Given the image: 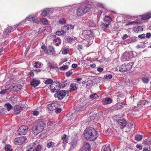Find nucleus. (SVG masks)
Returning a JSON list of instances; mask_svg holds the SVG:
<instances>
[{
    "label": "nucleus",
    "instance_id": "nucleus-1",
    "mask_svg": "<svg viewBox=\"0 0 151 151\" xmlns=\"http://www.w3.org/2000/svg\"><path fill=\"white\" fill-rule=\"evenodd\" d=\"M84 133L85 138L91 141L94 140L98 137L97 132L92 127L86 128L84 131Z\"/></svg>",
    "mask_w": 151,
    "mask_h": 151
},
{
    "label": "nucleus",
    "instance_id": "nucleus-2",
    "mask_svg": "<svg viewBox=\"0 0 151 151\" xmlns=\"http://www.w3.org/2000/svg\"><path fill=\"white\" fill-rule=\"evenodd\" d=\"M90 8L89 5L85 3L79 4L76 14L78 16H81L88 12Z\"/></svg>",
    "mask_w": 151,
    "mask_h": 151
},
{
    "label": "nucleus",
    "instance_id": "nucleus-3",
    "mask_svg": "<svg viewBox=\"0 0 151 151\" xmlns=\"http://www.w3.org/2000/svg\"><path fill=\"white\" fill-rule=\"evenodd\" d=\"M45 125V124L43 121L39 122L36 126L33 127L32 131V133L35 134H37L42 131Z\"/></svg>",
    "mask_w": 151,
    "mask_h": 151
},
{
    "label": "nucleus",
    "instance_id": "nucleus-4",
    "mask_svg": "<svg viewBox=\"0 0 151 151\" xmlns=\"http://www.w3.org/2000/svg\"><path fill=\"white\" fill-rule=\"evenodd\" d=\"M41 145L38 144L37 142H35L28 145L27 148V151H40Z\"/></svg>",
    "mask_w": 151,
    "mask_h": 151
},
{
    "label": "nucleus",
    "instance_id": "nucleus-5",
    "mask_svg": "<svg viewBox=\"0 0 151 151\" xmlns=\"http://www.w3.org/2000/svg\"><path fill=\"white\" fill-rule=\"evenodd\" d=\"M22 88L21 85L15 83L7 85L6 86V88L8 90L13 91H18L20 90Z\"/></svg>",
    "mask_w": 151,
    "mask_h": 151
},
{
    "label": "nucleus",
    "instance_id": "nucleus-6",
    "mask_svg": "<svg viewBox=\"0 0 151 151\" xmlns=\"http://www.w3.org/2000/svg\"><path fill=\"white\" fill-rule=\"evenodd\" d=\"M133 64V63L131 62L127 65L125 64H122L119 67V70L122 72L129 70L132 68Z\"/></svg>",
    "mask_w": 151,
    "mask_h": 151
},
{
    "label": "nucleus",
    "instance_id": "nucleus-7",
    "mask_svg": "<svg viewBox=\"0 0 151 151\" xmlns=\"http://www.w3.org/2000/svg\"><path fill=\"white\" fill-rule=\"evenodd\" d=\"M82 34L83 36L86 40H92L93 38L94 34L91 30H84L82 32Z\"/></svg>",
    "mask_w": 151,
    "mask_h": 151
},
{
    "label": "nucleus",
    "instance_id": "nucleus-8",
    "mask_svg": "<svg viewBox=\"0 0 151 151\" xmlns=\"http://www.w3.org/2000/svg\"><path fill=\"white\" fill-rule=\"evenodd\" d=\"M119 118V115H116L114 116L113 119L114 121L117 122L120 125L123 127H125L127 124L126 121L123 119H118Z\"/></svg>",
    "mask_w": 151,
    "mask_h": 151
},
{
    "label": "nucleus",
    "instance_id": "nucleus-9",
    "mask_svg": "<svg viewBox=\"0 0 151 151\" xmlns=\"http://www.w3.org/2000/svg\"><path fill=\"white\" fill-rule=\"evenodd\" d=\"M60 83L57 81L53 82L50 86V88L52 92H56L60 89Z\"/></svg>",
    "mask_w": 151,
    "mask_h": 151
},
{
    "label": "nucleus",
    "instance_id": "nucleus-10",
    "mask_svg": "<svg viewBox=\"0 0 151 151\" xmlns=\"http://www.w3.org/2000/svg\"><path fill=\"white\" fill-rule=\"evenodd\" d=\"M27 141L26 136H23L15 138L14 140V143L16 145H20L25 143Z\"/></svg>",
    "mask_w": 151,
    "mask_h": 151
},
{
    "label": "nucleus",
    "instance_id": "nucleus-11",
    "mask_svg": "<svg viewBox=\"0 0 151 151\" xmlns=\"http://www.w3.org/2000/svg\"><path fill=\"white\" fill-rule=\"evenodd\" d=\"M133 55L132 52H125L121 57V60L123 61L128 60Z\"/></svg>",
    "mask_w": 151,
    "mask_h": 151
},
{
    "label": "nucleus",
    "instance_id": "nucleus-12",
    "mask_svg": "<svg viewBox=\"0 0 151 151\" xmlns=\"http://www.w3.org/2000/svg\"><path fill=\"white\" fill-rule=\"evenodd\" d=\"M66 93V91L60 90L55 93L54 95V96L55 98L57 97L59 100H61L65 96Z\"/></svg>",
    "mask_w": 151,
    "mask_h": 151
},
{
    "label": "nucleus",
    "instance_id": "nucleus-13",
    "mask_svg": "<svg viewBox=\"0 0 151 151\" xmlns=\"http://www.w3.org/2000/svg\"><path fill=\"white\" fill-rule=\"evenodd\" d=\"M28 129L27 126L24 125L21 126L18 130V134L20 135L25 134L27 131Z\"/></svg>",
    "mask_w": 151,
    "mask_h": 151
},
{
    "label": "nucleus",
    "instance_id": "nucleus-14",
    "mask_svg": "<svg viewBox=\"0 0 151 151\" xmlns=\"http://www.w3.org/2000/svg\"><path fill=\"white\" fill-rule=\"evenodd\" d=\"M26 20L36 23H37L39 21L37 17L34 15H30L27 17L26 18Z\"/></svg>",
    "mask_w": 151,
    "mask_h": 151
},
{
    "label": "nucleus",
    "instance_id": "nucleus-15",
    "mask_svg": "<svg viewBox=\"0 0 151 151\" xmlns=\"http://www.w3.org/2000/svg\"><path fill=\"white\" fill-rule=\"evenodd\" d=\"M51 38L53 41L56 43L55 45L58 46L60 44L61 42V40L58 37H56L55 35H53L51 36Z\"/></svg>",
    "mask_w": 151,
    "mask_h": 151
},
{
    "label": "nucleus",
    "instance_id": "nucleus-16",
    "mask_svg": "<svg viewBox=\"0 0 151 151\" xmlns=\"http://www.w3.org/2000/svg\"><path fill=\"white\" fill-rule=\"evenodd\" d=\"M139 17L142 20H148L151 18V13L148 12L139 15Z\"/></svg>",
    "mask_w": 151,
    "mask_h": 151
},
{
    "label": "nucleus",
    "instance_id": "nucleus-17",
    "mask_svg": "<svg viewBox=\"0 0 151 151\" xmlns=\"http://www.w3.org/2000/svg\"><path fill=\"white\" fill-rule=\"evenodd\" d=\"M17 26L15 25L12 27L8 26L7 28L4 30V32L6 35H8L9 33H11L15 29Z\"/></svg>",
    "mask_w": 151,
    "mask_h": 151
},
{
    "label": "nucleus",
    "instance_id": "nucleus-18",
    "mask_svg": "<svg viewBox=\"0 0 151 151\" xmlns=\"http://www.w3.org/2000/svg\"><path fill=\"white\" fill-rule=\"evenodd\" d=\"M90 145L88 143H85L84 146L81 148V151H90Z\"/></svg>",
    "mask_w": 151,
    "mask_h": 151
},
{
    "label": "nucleus",
    "instance_id": "nucleus-19",
    "mask_svg": "<svg viewBox=\"0 0 151 151\" xmlns=\"http://www.w3.org/2000/svg\"><path fill=\"white\" fill-rule=\"evenodd\" d=\"M22 108L18 105L14 107V114H17L19 113L21 110Z\"/></svg>",
    "mask_w": 151,
    "mask_h": 151
},
{
    "label": "nucleus",
    "instance_id": "nucleus-20",
    "mask_svg": "<svg viewBox=\"0 0 151 151\" xmlns=\"http://www.w3.org/2000/svg\"><path fill=\"white\" fill-rule=\"evenodd\" d=\"M102 103L104 104H111L112 102V100L109 98H106L102 101Z\"/></svg>",
    "mask_w": 151,
    "mask_h": 151
},
{
    "label": "nucleus",
    "instance_id": "nucleus-21",
    "mask_svg": "<svg viewBox=\"0 0 151 151\" xmlns=\"http://www.w3.org/2000/svg\"><path fill=\"white\" fill-rule=\"evenodd\" d=\"M101 151H111L109 145L107 144L102 147Z\"/></svg>",
    "mask_w": 151,
    "mask_h": 151
},
{
    "label": "nucleus",
    "instance_id": "nucleus-22",
    "mask_svg": "<svg viewBox=\"0 0 151 151\" xmlns=\"http://www.w3.org/2000/svg\"><path fill=\"white\" fill-rule=\"evenodd\" d=\"M63 29L65 31V33L67 30L73 29L74 28V25L72 24H68L63 27Z\"/></svg>",
    "mask_w": 151,
    "mask_h": 151
},
{
    "label": "nucleus",
    "instance_id": "nucleus-23",
    "mask_svg": "<svg viewBox=\"0 0 151 151\" xmlns=\"http://www.w3.org/2000/svg\"><path fill=\"white\" fill-rule=\"evenodd\" d=\"M40 83V82L39 81L35 79H33L31 81V84L33 86L35 87L38 86Z\"/></svg>",
    "mask_w": 151,
    "mask_h": 151
},
{
    "label": "nucleus",
    "instance_id": "nucleus-24",
    "mask_svg": "<svg viewBox=\"0 0 151 151\" xmlns=\"http://www.w3.org/2000/svg\"><path fill=\"white\" fill-rule=\"evenodd\" d=\"M47 108L50 111H53L55 109L56 107L54 103H52L48 104L47 106Z\"/></svg>",
    "mask_w": 151,
    "mask_h": 151
},
{
    "label": "nucleus",
    "instance_id": "nucleus-25",
    "mask_svg": "<svg viewBox=\"0 0 151 151\" xmlns=\"http://www.w3.org/2000/svg\"><path fill=\"white\" fill-rule=\"evenodd\" d=\"M141 22L139 20H137L135 21H132L127 22L126 23V25H129L132 24H140Z\"/></svg>",
    "mask_w": 151,
    "mask_h": 151
},
{
    "label": "nucleus",
    "instance_id": "nucleus-26",
    "mask_svg": "<svg viewBox=\"0 0 151 151\" xmlns=\"http://www.w3.org/2000/svg\"><path fill=\"white\" fill-rule=\"evenodd\" d=\"M133 30L135 32L138 33L139 32L142 31L143 29L141 26H138L134 27L133 29Z\"/></svg>",
    "mask_w": 151,
    "mask_h": 151
},
{
    "label": "nucleus",
    "instance_id": "nucleus-27",
    "mask_svg": "<svg viewBox=\"0 0 151 151\" xmlns=\"http://www.w3.org/2000/svg\"><path fill=\"white\" fill-rule=\"evenodd\" d=\"M55 145V143L54 142L51 141H49L47 143V148H53Z\"/></svg>",
    "mask_w": 151,
    "mask_h": 151
},
{
    "label": "nucleus",
    "instance_id": "nucleus-28",
    "mask_svg": "<svg viewBox=\"0 0 151 151\" xmlns=\"http://www.w3.org/2000/svg\"><path fill=\"white\" fill-rule=\"evenodd\" d=\"M48 14H51L54 12L55 10L57 9V7L50 8L46 9Z\"/></svg>",
    "mask_w": 151,
    "mask_h": 151
},
{
    "label": "nucleus",
    "instance_id": "nucleus-29",
    "mask_svg": "<svg viewBox=\"0 0 151 151\" xmlns=\"http://www.w3.org/2000/svg\"><path fill=\"white\" fill-rule=\"evenodd\" d=\"M77 144L76 141L75 140H73L71 143V147L70 150H73Z\"/></svg>",
    "mask_w": 151,
    "mask_h": 151
},
{
    "label": "nucleus",
    "instance_id": "nucleus-30",
    "mask_svg": "<svg viewBox=\"0 0 151 151\" xmlns=\"http://www.w3.org/2000/svg\"><path fill=\"white\" fill-rule=\"evenodd\" d=\"M65 33V31L63 27L62 28V30L61 31H57L56 32V34L58 36L62 35L64 33Z\"/></svg>",
    "mask_w": 151,
    "mask_h": 151
},
{
    "label": "nucleus",
    "instance_id": "nucleus-31",
    "mask_svg": "<svg viewBox=\"0 0 151 151\" xmlns=\"http://www.w3.org/2000/svg\"><path fill=\"white\" fill-rule=\"evenodd\" d=\"M70 89L71 90H75L77 89L76 86V84L74 83H71L70 85Z\"/></svg>",
    "mask_w": 151,
    "mask_h": 151
},
{
    "label": "nucleus",
    "instance_id": "nucleus-32",
    "mask_svg": "<svg viewBox=\"0 0 151 151\" xmlns=\"http://www.w3.org/2000/svg\"><path fill=\"white\" fill-rule=\"evenodd\" d=\"M66 20L65 18L60 19L58 21V23L62 25L65 24L66 23Z\"/></svg>",
    "mask_w": 151,
    "mask_h": 151
},
{
    "label": "nucleus",
    "instance_id": "nucleus-33",
    "mask_svg": "<svg viewBox=\"0 0 151 151\" xmlns=\"http://www.w3.org/2000/svg\"><path fill=\"white\" fill-rule=\"evenodd\" d=\"M5 107L8 111L10 110L12 108V106L9 104L7 103L5 104Z\"/></svg>",
    "mask_w": 151,
    "mask_h": 151
},
{
    "label": "nucleus",
    "instance_id": "nucleus-34",
    "mask_svg": "<svg viewBox=\"0 0 151 151\" xmlns=\"http://www.w3.org/2000/svg\"><path fill=\"white\" fill-rule=\"evenodd\" d=\"M48 14V12L46 9H44L42 11V12L41 14V15L42 17H45Z\"/></svg>",
    "mask_w": 151,
    "mask_h": 151
},
{
    "label": "nucleus",
    "instance_id": "nucleus-35",
    "mask_svg": "<svg viewBox=\"0 0 151 151\" xmlns=\"http://www.w3.org/2000/svg\"><path fill=\"white\" fill-rule=\"evenodd\" d=\"M62 138L63 140V144H65L68 142L66 134H64L63 136L62 137Z\"/></svg>",
    "mask_w": 151,
    "mask_h": 151
},
{
    "label": "nucleus",
    "instance_id": "nucleus-36",
    "mask_svg": "<svg viewBox=\"0 0 151 151\" xmlns=\"http://www.w3.org/2000/svg\"><path fill=\"white\" fill-rule=\"evenodd\" d=\"M49 50L50 52V54H53L54 53L55 51L54 47L52 46H50L49 47Z\"/></svg>",
    "mask_w": 151,
    "mask_h": 151
},
{
    "label": "nucleus",
    "instance_id": "nucleus-37",
    "mask_svg": "<svg viewBox=\"0 0 151 151\" xmlns=\"http://www.w3.org/2000/svg\"><path fill=\"white\" fill-rule=\"evenodd\" d=\"M142 80L145 83H147L149 81V78L147 77H144L142 78Z\"/></svg>",
    "mask_w": 151,
    "mask_h": 151
},
{
    "label": "nucleus",
    "instance_id": "nucleus-38",
    "mask_svg": "<svg viewBox=\"0 0 151 151\" xmlns=\"http://www.w3.org/2000/svg\"><path fill=\"white\" fill-rule=\"evenodd\" d=\"M40 21L43 24L46 25L48 24V21L46 18H42L40 19Z\"/></svg>",
    "mask_w": 151,
    "mask_h": 151
},
{
    "label": "nucleus",
    "instance_id": "nucleus-39",
    "mask_svg": "<svg viewBox=\"0 0 151 151\" xmlns=\"http://www.w3.org/2000/svg\"><path fill=\"white\" fill-rule=\"evenodd\" d=\"M6 151H12V146L9 145H6L5 147Z\"/></svg>",
    "mask_w": 151,
    "mask_h": 151
},
{
    "label": "nucleus",
    "instance_id": "nucleus-40",
    "mask_svg": "<svg viewBox=\"0 0 151 151\" xmlns=\"http://www.w3.org/2000/svg\"><path fill=\"white\" fill-rule=\"evenodd\" d=\"M104 21H107L108 22H110L112 21L111 19L109 16H106L104 19Z\"/></svg>",
    "mask_w": 151,
    "mask_h": 151
},
{
    "label": "nucleus",
    "instance_id": "nucleus-41",
    "mask_svg": "<svg viewBox=\"0 0 151 151\" xmlns=\"http://www.w3.org/2000/svg\"><path fill=\"white\" fill-rule=\"evenodd\" d=\"M142 136L140 135H137L135 137V139L138 141H141L142 139Z\"/></svg>",
    "mask_w": 151,
    "mask_h": 151
},
{
    "label": "nucleus",
    "instance_id": "nucleus-42",
    "mask_svg": "<svg viewBox=\"0 0 151 151\" xmlns=\"http://www.w3.org/2000/svg\"><path fill=\"white\" fill-rule=\"evenodd\" d=\"M27 20H26V18L23 21H22L21 22L19 23V24H16V26L17 27L19 25H24L25 24H27Z\"/></svg>",
    "mask_w": 151,
    "mask_h": 151
},
{
    "label": "nucleus",
    "instance_id": "nucleus-43",
    "mask_svg": "<svg viewBox=\"0 0 151 151\" xmlns=\"http://www.w3.org/2000/svg\"><path fill=\"white\" fill-rule=\"evenodd\" d=\"M41 65V63L39 62H36L34 65V67L37 68H40Z\"/></svg>",
    "mask_w": 151,
    "mask_h": 151
},
{
    "label": "nucleus",
    "instance_id": "nucleus-44",
    "mask_svg": "<svg viewBox=\"0 0 151 151\" xmlns=\"http://www.w3.org/2000/svg\"><path fill=\"white\" fill-rule=\"evenodd\" d=\"M76 46L77 47L79 51H80L81 50L83 49V46L81 44H80L79 43H76Z\"/></svg>",
    "mask_w": 151,
    "mask_h": 151
},
{
    "label": "nucleus",
    "instance_id": "nucleus-45",
    "mask_svg": "<svg viewBox=\"0 0 151 151\" xmlns=\"http://www.w3.org/2000/svg\"><path fill=\"white\" fill-rule=\"evenodd\" d=\"M68 67L67 65H63L60 67V69L62 70H66L68 69Z\"/></svg>",
    "mask_w": 151,
    "mask_h": 151
},
{
    "label": "nucleus",
    "instance_id": "nucleus-46",
    "mask_svg": "<svg viewBox=\"0 0 151 151\" xmlns=\"http://www.w3.org/2000/svg\"><path fill=\"white\" fill-rule=\"evenodd\" d=\"M69 51V49L68 48L63 49L62 50V52L63 54L65 55L67 54Z\"/></svg>",
    "mask_w": 151,
    "mask_h": 151
},
{
    "label": "nucleus",
    "instance_id": "nucleus-47",
    "mask_svg": "<svg viewBox=\"0 0 151 151\" xmlns=\"http://www.w3.org/2000/svg\"><path fill=\"white\" fill-rule=\"evenodd\" d=\"M97 97H98V96L96 93L92 94L90 96V98L92 99H94L96 98Z\"/></svg>",
    "mask_w": 151,
    "mask_h": 151
},
{
    "label": "nucleus",
    "instance_id": "nucleus-48",
    "mask_svg": "<svg viewBox=\"0 0 151 151\" xmlns=\"http://www.w3.org/2000/svg\"><path fill=\"white\" fill-rule=\"evenodd\" d=\"M53 82V81L50 79H48L45 81V83L46 84H51Z\"/></svg>",
    "mask_w": 151,
    "mask_h": 151
},
{
    "label": "nucleus",
    "instance_id": "nucleus-49",
    "mask_svg": "<svg viewBox=\"0 0 151 151\" xmlns=\"http://www.w3.org/2000/svg\"><path fill=\"white\" fill-rule=\"evenodd\" d=\"M104 77L107 79H110L112 77V76L111 75L109 74L105 75Z\"/></svg>",
    "mask_w": 151,
    "mask_h": 151
},
{
    "label": "nucleus",
    "instance_id": "nucleus-50",
    "mask_svg": "<svg viewBox=\"0 0 151 151\" xmlns=\"http://www.w3.org/2000/svg\"><path fill=\"white\" fill-rule=\"evenodd\" d=\"M66 39L67 41L69 42H72L74 39H72L70 37L67 36L66 37Z\"/></svg>",
    "mask_w": 151,
    "mask_h": 151
},
{
    "label": "nucleus",
    "instance_id": "nucleus-51",
    "mask_svg": "<svg viewBox=\"0 0 151 151\" xmlns=\"http://www.w3.org/2000/svg\"><path fill=\"white\" fill-rule=\"evenodd\" d=\"M55 110V113L57 114H58L62 110L60 108H56Z\"/></svg>",
    "mask_w": 151,
    "mask_h": 151
},
{
    "label": "nucleus",
    "instance_id": "nucleus-52",
    "mask_svg": "<svg viewBox=\"0 0 151 151\" xmlns=\"http://www.w3.org/2000/svg\"><path fill=\"white\" fill-rule=\"evenodd\" d=\"M39 114V112L36 110H35L33 112V115L35 116H37Z\"/></svg>",
    "mask_w": 151,
    "mask_h": 151
},
{
    "label": "nucleus",
    "instance_id": "nucleus-53",
    "mask_svg": "<svg viewBox=\"0 0 151 151\" xmlns=\"http://www.w3.org/2000/svg\"><path fill=\"white\" fill-rule=\"evenodd\" d=\"M8 90L7 88H6V87H5V89H3L0 92V94H4L6 93V91Z\"/></svg>",
    "mask_w": 151,
    "mask_h": 151
},
{
    "label": "nucleus",
    "instance_id": "nucleus-54",
    "mask_svg": "<svg viewBox=\"0 0 151 151\" xmlns=\"http://www.w3.org/2000/svg\"><path fill=\"white\" fill-rule=\"evenodd\" d=\"M41 49L43 50L44 52L45 53H47V52L46 51V47L44 45H43L41 47Z\"/></svg>",
    "mask_w": 151,
    "mask_h": 151
},
{
    "label": "nucleus",
    "instance_id": "nucleus-55",
    "mask_svg": "<svg viewBox=\"0 0 151 151\" xmlns=\"http://www.w3.org/2000/svg\"><path fill=\"white\" fill-rule=\"evenodd\" d=\"M74 7H75V6H74V5H70L67 7H66V8L65 9L68 10V9H70L71 8H73Z\"/></svg>",
    "mask_w": 151,
    "mask_h": 151
},
{
    "label": "nucleus",
    "instance_id": "nucleus-56",
    "mask_svg": "<svg viewBox=\"0 0 151 151\" xmlns=\"http://www.w3.org/2000/svg\"><path fill=\"white\" fill-rule=\"evenodd\" d=\"M66 76L67 77L70 76L72 73V72L71 71H68L66 72Z\"/></svg>",
    "mask_w": 151,
    "mask_h": 151
},
{
    "label": "nucleus",
    "instance_id": "nucleus-57",
    "mask_svg": "<svg viewBox=\"0 0 151 151\" xmlns=\"http://www.w3.org/2000/svg\"><path fill=\"white\" fill-rule=\"evenodd\" d=\"M138 37L141 39L144 38L145 37V35L144 34H142V35H138Z\"/></svg>",
    "mask_w": 151,
    "mask_h": 151
},
{
    "label": "nucleus",
    "instance_id": "nucleus-58",
    "mask_svg": "<svg viewBox=\"0 0 151 151\" xmlns=\"http://www.w3.org/2000/svg\"><path fill=\"white\" fill-rule=\"evenodd\" d=\"M109 26V24H105L103 23L101 24V26L102 27L106 28H107Z\"/></svg>",
    "mask_w": 151,
    "mask_h": 151
},
{
    "label": "nucleus",
    "instance_id": "nucleus-59",
    "mask_svg": "<svg viewBox=\"0 0 151 151\" xmlns=\"http://www.w3.org/2000/svg\"><path fill=\"white\" fill-rule=\"evenodd\" d=\"M145 37L147 38H149L151 37V34L150 33H147L146 34Z\"/></svg>",
    "mask_w": 151,
    "mask_h": 151
},
{
    "label": "nucleus",
    "instance_id": "nucleus-60",
    "mask_svg": "<svg viewBox=\"0 0 151 151\" xmlns=\"http://www.w3.org/2000/svg\"><path fill=\"white\" fill-rule=\"evenodd\" d=\"M135 125L133 123H131L129 125V127L130 128L134 127Z\"/></svg>",
    "mask_w": 151,
    "mask_h": 151
},
{
    "label": "nucleus",
    "instance_id": "nucleus-61",
    "mask_svg": "<svg viewBox=\"0 0 151 151\" xmlns=\"http://www.w3.org/2000/svg\"><path fill=\"white\" fill-rule=\"evenodd\" d=\"M136 147L139 150H141L142 148V146L140 145H137Z\"/></svg>",
    "mask_w": 151,
    "mask_h": 151
},
{
    "label": "nucleus",
    "instance_id": "nucleus-62",
    "mask_svg": "<svg viewBox=\"0 0 151 151\" xmlns=\"http://www.w3.org/2000/svg\"><path fill=\"white\" fill-rule=\"evenodd\" d=\"M103 70L104 69L101 68H99L97 69V70L100 72H102Z\"/></svg>",
    "mask_w": 151,
    "mask_h": 151
},
{
    "label": "nucleus",
    "instance_id": "nucleus-63",
    "mask_svg": "<svg viewBox=\"0 0 151 151\" xmlns=\"http://www.w3.org/2000/svg\"><path fill=\"white\" fill-rule=\"evenodd\" d=\"M97 5L98 6L101 7H103L104 6V5L103 4L100 3H97Z\"/></svg>",
    "mask_w": 151,
    "mask_h": 151
},
{
    "label": "nucleus",
    "instance_id": "nucleus-64",
    "mask_svg": "<svg viewBox=\"0 0 151 151\" xmlns=\"http://www.w3.org/2000/svg\"><path fill=\"white\" fill-rule=\"evenodd\" d=\"M28 75L30 77H32L34 76V74L32 72H31L29 73Z\"/></svg>",
    "mask_w": 151,
    "mask_h": 151
}]
</instances>
